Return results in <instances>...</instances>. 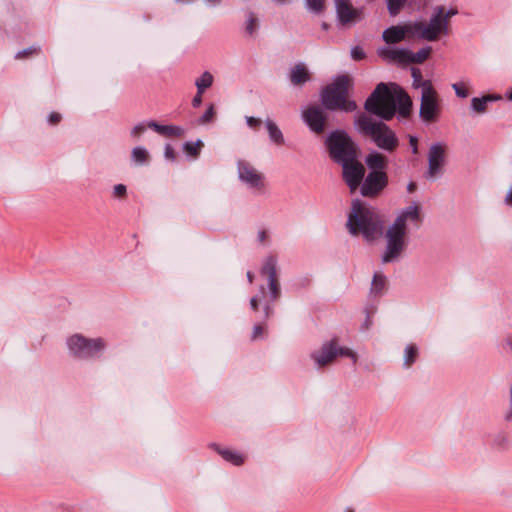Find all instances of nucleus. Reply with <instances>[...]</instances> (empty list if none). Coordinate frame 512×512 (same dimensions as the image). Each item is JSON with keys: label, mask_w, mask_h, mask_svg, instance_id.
I'll return each instance as SVG.
<instances>
[{"label": "nucleus", "mask_w": 512, "mask_h": 512, "mask_svg": "<svg viewBox=\"0 0 512 512\" xmlns=\"http://www.w3.org/2000/svg\"><path fill=\"white\" fill-rule=\"evenodd\" d=\"M422 223L421 207L414 202L403 208L385 232L386 247L382 263L398 260L408 245V232L418 229Z\"/></svg>", "instance_id": "obj_1"}, {"label": "nucleus", "mask_w": 512, "mask_h": 512, "mask_svg": "<svg viewBox=\"0 0 512 512\" xmlns=\"http://www.w3.org/2000/svg\"><path fill=\"white\" fill-rule=\"evenodd\" d=\"M412 101L398 85L379 83L365 102V109L383 120H390L396 110L402 117L410 114Z\"/></svg>", "instance_id": "obj_2"}, {"label": "nucleus", "mask_w": 512, "mask_h": 512, "mask_svg": "<svg viewBox=\"0 0 512 512\" xmlns=\"http://www.w3.org/2000/svg\"><path fill=\"white\" fill-rule=\"evenodd\" d=\"M347 228L350 234L362 235L366 241H373L382 234L383 221L376 209L354 200L348 214Z\"/></svg>", "instance_id": "obj_3"}, {"label": "nucleus", "mask_w": 512, "mask_h": 512, "mask_svg": "<svg viewBox=\"0 0 512 512\" xmlns=\"http://www.w3.org/2000/svg\"><path fill=\"white\" fill-rule=\"evenodd\" d=\"M355 127L362 136L369 138L384 151L392 152L398 147L399 141L394 131L370 115L359 114L355 119Z\"/></svg>", "instance_id": "obj_4"}, {"label": "nucleus", "mask_w": 512, "mask_h": 512, "mask_svg": "<svg viewBox=\"0 0 512 512\" xmlns=\"http://www.w3.org/2000/svg\"><path fill=\"white\" fill-rule=\"evenodd\" d=\"M261 275L265 276L268 285V294L265 293L264 286L260 288V295L254 296L250 300L251 308L256 311L259 303L264 300V317L268 318L272 314V304L277 301L281 295L280 283L278 280L277 259L274 256H268L261 268Z\"/></svg>", "instance_id": "obj_5"}, {"label": "nucleus", "mask_w": 512, "mask_h": 512, "mask_svg": "<svg viewBox=\"0 0 512 512\" xmlns=\"http://www.w3.org/2000/svg\"><path fill=\"white\" fill-rule=\"evenodd\" d=\"M350 87L351 78L348 75L337 76L321 92L323 106L329 110L354 111L357 105L354 101L348 99Z\"/></svg>", "instance_id": "obj_6"}, {"label": "nucleus", "mask_w": 512, "mask_h": 512, "mask_svg": "<svg viewBox=\"0 0 512 512\" xmlns=\"http://www.w3.org/2000/svg\"><path fill=\"white\" fill-rule=\"evenodd\" d=\"M458 13L457 9L446 10L444 6H436L428 22H424L425 40L437 41L450 33V19Z\"/></svg>", "instance_id": "obj_7"}, {"label": "nucleus", "mask_w": 512, "mask_h": 512, "mask_svg": "<svg viewBox=\"0 0 512 512\" xmlns=\"http://www.w3.org/2000/svg\"><path fill=\"white\" fill-rule=\"evenodd\" d=\"M326 144L331 158L339 164L358 157V146L344 131L336 130L332 132L328 136Z\"/></svg>", "instance_id": "obj_8"}, {"label": "nucleus", "mask_w": 512, "mask_h": 512, "mask_svg": "<svg viewBox=\"0 0 512 512\" xmlns=\"http://www.w3.org/2000/svg\"><path fill=\"white\" fill-rule=\"evenodd\" d=\"M69 354L78 359L98 357L106 348L102 338H86L81 334H73L66 339Z\"/></svg>", "instance_id": "obj_9"}, {"label": "nucleus", "mask_w": 512, "mask_h": 512, "mask_svg": "<svg viewBox=\"0 0 512 512\" xmlns=\"http://www.w3.org/2000/svg\"><path fill=\"white\" fill-rule=\"evenodd\" d=\"M338 356L348 357L354 364L358 359L354 351L348 347L340 346L337 339L324 342L319 349L311 353V359L314 361L317 368L331 364Z\"/></svg>", "instance_id": "obj_10"}, {"label": "nucleus", "mask_w": 512, "mask_h": 512, "mask_svg": "<svg viewBox=\"0 0 512 512\" xmlns=\"http://www.w3.org/2000/svg\"><path fill=\"white\" fill-rule=\"evenodd\" d=\"M424 30L423 21H413L385 29L382 38L387 44L399 43L406 37L425 40Z\"/></svg>", "instance_id": "obj_11"}, {"label": "nucleus", "mask_w": 512, "mask_h": 512, "mask_svg": "<svg viewBox=\"0 0 512 512\" xmlns=\"http://www.w3.org/2000/svg\"><path fill=\"white\" fill-rule=\"evenodd\" d=\"M440 112L438 93L433 86L426 84L425 91L421 92L420 118L425 123H433L437 121Z\"/></svg>", "instance_id": "obj_12"}, {"label": "nucleus", "mask_w": 512, "mask_h": 512, "mask_svg": "<svg viewBox=\"0 0 512 512\" xmlns=\"http://www.w3.org/2000/svg\"><path fill=\"white\" fill-rule=\"evenodd\" d=\"M238 177L249 189L261 192L265 188V177L249 162L238 161Z\"/></svg>", "instance_id": "obj_13"}, {"label": "nucleus", "mask_w": 512, "mask_h": 512, "mask_svg": "<svg viewBox=\"0 0 512 512\" xmlns=\"http://www.w3.org/2000/svg\"><path fill=\"white\" fill-rule=\"evenodd\" d=\"M447 145L443 142H437L430 146L428 152L427 178H435L442 174V169L446 163Z\"/></svg>", "instance_id": "obj_14"}, {"label": "nucleus", "mask_w": 512, "mask_h": 512, "mask_svg": "<svg viewBox=\"0 0 512 512\" xmlns=\"http://www.w3.org/2000/svg\"><path fill=\"white\" fill-rule=\"evenodd\" d=\"M360 186L361 195L364 197H376L387 186L388 177L384 171H371L363 178Z\"/></svg>", "instance_id": "obj_15"}, {"label": "nucleus", "mask_w": 512, "mask_h": 512, "mask_svg": "<svg viewBox=\"0 0 512 512\" xmlns=\"http://www.w3.org/2000/svg\"><path fill=\"white\" fill-rule=\"evenodd\" d=\"M357 158L354 157L351 161L341 163L343 178L351 193H354L359 188L365 175V168Z\"/></svg>", "instance_id": "obj_16"}, {"label": "nucleus", "mask_w": 512, "mask_h": 512, "mask_svg": "<svg viewBox=\"0 0 512 512\" xmlns=\"http://www.w3.org/2000/svg\"><path fill=\"white\" fill-rule=\"evenodd\" d=\"M302 118L311 131L320 134L325 129L326 115L322 108L310 105L302 110Z\"/></svg>", "instance_id": "obj_17"}, {"label": "nucleus", "mask_w": 512, "mask_h": 512, "mask_svg": "<svg viewBox=\"0 0 512 512\" xmlns=\"http://www.w3.org/2000/svg\"><path fill=\"white\" fill-rule=\"evenodd\" d=\"M338 19L341 24L347 25L360 19V11L354 8L349 0H335Z\"/></svg>", "instance_id": "obj_18"}, {"label": "nucleus", "mask_w": 512, "mask_h": 512, "mask_svg": "<svg viewBox=\"0 0 512 512\" xmlns=\"http://www.w3.org/2000/svg\"><path fill=\"white\" fill-rule=\"evenodd\" d=\"M408 49L405 48H392L388 46L380 47L378 55L389 62L407 64Z\"/></svg>", "instance_id": "obj_19"}, {"label": "nucleus", "mask_w": 512, "mask_h": 512, "mask_svg": "<svg viewBox=\"0 0 512 512\" xmlns=\"http://www.w3.org/2000/svg\"><path fill=\"white\" fill-rule=\"evenodd\" d=\"M289 80L293 86H303L311 80V73L306 64L300 62L294 65L289 72Z\"/></svg>", "instance_id": "obj_20"}, {"label": "nucleus", "mask_w": 512, "mask_h": 512, "mask_svg": "<svg viewBox=\"0 0 512 512\" xmlns=\"http://www.w3.org/2000/svg\"><path fill=\"white\" fill-rule=\"evenodd\" d=\"M148 127L155 132L166 137H181L184 135L185 130L180 126L175 125H160L155 121H150Z\"/></svg>", "instance_id": "obj_21"}, {"label": "nucleus", "mask_w": 512, "mask_h": 512, "mask_svg": "<svg viewBox=\"0 0 512 512\" xmlns=\"http://www.w3.org/2000/svg\"><path fill=\"white\" fill-rule=\"evenodd\" d=\"M501 99L502 96L498 94H488L482 97H473L471 99V109L478 114H483L487 111L488 103Z\"/></svg>", "instance_id": "obj_22"}, {"label": "nucleus", "mask_w": 512, "mask_h": 512, "mask_svg": "<svg viewBox=\"0 0 512 512\" xmlns=\"http://www.w3.org/2000/svg\"><path fill=\"white\" fill-rule=\"evenodd\" d=\"M365 161L371 171H383L387 166V158L378 152L370 153Z\"/></svg>", "instance_id": "obj_23"}, {"label": "nucleus", "mask_w": 512, "mask_h": 512, "mask_svg": "<svg viewBox=\"0 0 512 512\" xmlns=\"http://www.w3.org/2000/svg\"><path fill=\"white\" fill-rule=\"evenodd\" d=\"M264 123H265L270 140L273 143H275L276 145L284 144L283 133L281 132V130L279 129L277 124L269 118H267Z\"/></svg>", "instance_id": "obj_24"}, {"label": "nucleus", "mask_w": 512, "mask_h": 512, "mask_svg": "<svg viewBox=\"0 0 512 512\" xmlns=\"http://www.w3.org/2000/svg\"><path fill=\"white\" fill-rule=\"evenodd\" d=\"M217 452L222 456L224 460L237 466L242 465L245 461L244 455L231 449L218 448Z\"/></svg>", "instance_id": "obj_25"}, {"label": "nucleus", "mask_w": 512, "mask_h": 512, "mask_svg": "<svg viewBox=\"0 0 512 512\" xmlns=\"http://www.w3.org/2000/svg\"><path fill=\"white\" fill-rule=\"evenodd\" d=\"M431 51H432V48L429 46L423 47L415 53L408 50L407 64H410V63L420 64V63L424 62L430 56Z\"/></svg>", "instance_id": "obj_26"}, {"label": "nucleus", "mask_w": 512, "mask_h": 512, "mask_svg": "<svg viewBox=\"0 0 512 512\" xmlns=\"http://www.w3.org/2000/svg\"><path fill=\"white\" fill-rule=\"evenodd\" d=\"M418 357V347L415 344H408L404 349L403 366L411 367Z\"/></svg>", "instance_id": "obj_27"}, {"label": "nucleus", "mask_w": 512, "mask_h": 512, "mask_svg": "<svg viewBox=\"0 0 512 512\" xmlns=\"http://www.w3.org/2000/svg\"><path fill=\"white\" fill-rule=\"evenodd\" d=\"M386 283V277L382 273L376 272L372 281L371 293L381 295L386 288Z\"/></svg>", "instance_id": "obj_28"}, {"label": "nucleus", "mask_w": 512, "mask_h": 512, "mask_svg": "<svg viewBox=\"0 0 512 512\" xmlns=\"http://www.w3.org/2000/svg\"><path fill=\"white\" fill-rule=\"evenodd\" d=\"M213 80H214L213 75L210 72L205 71L195 81V85L197 87V90L200 93H204V91L213 84Z\"/></svg>", "instance_id": "obj_29"}, {"label": "nucleus", "mask_w": 512, "mask_h": 512, "mask_svg": "<svg viewBox=\"0 0 512 512\" xmlns=\"http://www.w3.org/2000/svg\"><path fill=\"white\" fill-rule=\"evenodd\" d=\"M131 158L137 165H143L148 162L149 153L144 147L138 146L133 148Z\"/></svg>", "instance_id": "obj_30"}, {"label": "nucleus", "mask_w": 512, "mask_h": 512, "mask_svg": "<svg viewBox=\"0 0 512 512\" xmlns=\"http://www.w3.org/2000/svg\"><path fill=\"white\" fill-rule=\"evenodd\" d=\"M258 28H259L258 18L254 15V13L249 12L247 19H246V23H245L246 34H248L249 36H254L257 33Z\"/></svg>", "instance_id": "obj_31"}, {"label": "nucleus", "mask_w": 512, "mask_h": 512, "mask_svg": "<svg viewBox=\"0 0 512 512\" xmlns=\"http://www.w3.org/2000/svg\"><path fill=\"white\" fill-rule=\"evenodd\" d=\"M412 77H413V87L420 88L421 92L425 91L426 84L429 86H433L430 80H423L422 74L419 69H412Z\"/></svg>", "instance_id": "obj_32"}, {"label": "nucleus", "mask_w": 512, "mask_h": 512, "mask_svg": "<svg viewBox=\"0 0 512 512\" xmlns=\"http://www.w3.org/2000/svg\"><path fill=\"white\" fill-rule=\"evenodd\" d=\"M202 146L203 142L201 140H197L196 142H186L183 148L188 155L192 156L193 158H196L198 157Z\"/></svg>", "instance_id": "obj_33"}, {"label": "nucleus", "mask_w": 512, "mask_h": 512, "mask_svg": "<svg viewBox=\"0 0 512 512\" xmlns=\"http://www.w3.org/2000/svg\"><path fill=\"white\" fill-rule=\"evenodd\" d=\"M387 8L391 16H396L404 7L407 0H386Z\"/></svg>", "instance_id": "obj_34"}, {"label": "nucleus", "mask_w": 512, "mask_h": 512, "mask_svg": "<svg viewBox=\"0 0 512 512\" xmlns=\"http://www.w3.org/2000/svg\"><path fill=\"white\" fill-rule=\"evenodd\" d=\"M308 10L313 13H320L325 8V0H305Z\"/></svg>", "instance_id": "obj_35"}, {"label": "nucleus", "mask_w": 512, "mask_h": 512, "mask_svg": "<svg viewBox=\"0 0 512 512\" xmlns=\"http://www.w3.org/2000/svg\"><path fill=\"white\" fill-rule=\"evenodd\" d=\"M452 88L459 98H466L469 95L467 84L465 82L453 83Z\"/></svg>", "instance_id": "obj_36"}, {"label": "nucleus", "mask_w": 512, "mask_h": 512, "mask_svg": "<svg viewBox=\"0 0 512 512\" xmlns=\"http://www.w3.org/2000/svg\"><path fill=\"white\" fill-rule=\"evenodd\" d=\"M215 117V109L214 106L211 104L206 112L199 118L198 123L199 124H206L211 121H213Z\"/></svg>", "instance_id": "obj_37"}, {"label": "nucleus", "mask_w": 512, "mask_h": 512, "mask_svg": "<svg viewBox=\"0 0 512 512\" xmlns=\"http://www.w3.org/2000/svg\"><path fill=\"white\" fill-rule=\"evenodd\" d=\"M245 120H246L248 127L255 131L259 129V127L261 126V123H262L261 119L253 117V116H246Z\"/></svg>", "instance_id": "obj_38"}, {"label": "nucleus", "mask_w": 512, "mask_h": 512, "mask_svg": "<svg viewBox=\"0 0 512 512\" xmlns=\"http://www.w3.org/2000/svg\"><path fill=\"white\" fill-rule=\"evenodd\" d=\"M351 57L356 61L362 60L365 58V52L361 47L355 46L351 49Z\"/></svg>", "instance_id": "obj_39"}, {"label": "nucleus", "mask_w": 512, "mask_h": 512, "mask_svg": "<svg viewBox=\"0 0 512 512\" xmlns=\"http://www.w3.org/2000/svg\"><path fill=\"white\" fill-rule=\"evenodd\" d=\"M508 398H509V407H508V410L504 414V419L506 421H511L512 420V382H511V385L509 388Z\"/></svg>", "instance_id": "obj_40"}, {"label": "nucleus", "mask_w": 512, "mask_h": 512, "mask_svg": "<svg viewBox=\"0 0 512 512\" xmlns=\"http://www.w3.org/2000/svg\"><path fill=\"white\" fill-rule=\"evenodd\" d=\"M146 127H148V124L147 125H145L143 123L137 124L136 126H134L132 128L131 135L134 136V137L140 136L142 133L145 132Z\"/></svg>", "instance_id": "obj_41"}, {"label": "nucleus", "mask_w": 512, "mask_h": 512, "mask_svg": "<svg viewBox=\"0 0 512 512\" xmlns=\"http://www.w3.org/2000/svg\"><path fill=\"white\" fill-rule=\"evenodd\" d=\"M126 191H127V189H126L125 185L117 184V185L114 186L113 195L115 197H123V196H125Z\"/></svg>", "instance_id": "obj_42"}, {"label": "nucleus", "mask_w": 512, "mask_h": 512, "mask_svg": "<svg viewBox=\"0 0 512 512\" xmlns=\"http://www.w3.org/2000/svg\"><path fill=\"white\" fill-rule=\"evenodd\" d=\"M36 52H37V49L35 47H30V48L24 49L22 51H19L16 54V58L21 59V58H24V57H26L28 55L34 54Z\"/></svg>", "instance_id": "obj_43"}, {"label": "nucleus", "mask_w": 512, "mask_h": 512, "mask_svg": "<svg viewBox=\"0 0 512 512\" xmlns=\"http://www.w3.org/2000/svg\"><path fill=\"white\" fill-rule=\"evenodd\" d=\"M263 335V327L261 325H255L253 329L252 339L256 340Z\"/></svg>", "instance_id": "obj_44"}, {"label": "nucleus", "mask_w": 512, "mask_h": 512, "mask_svg": "<svg viewBox=\"0 0 512 512\" xmlns=\"http://www.w3.org/2000/svg\"><path fill=\"white\" fill-rule=\"evenodd\" d=\"M409 144L414 154L418 153V139L415 136L409 137Z\"/></svg>", "instance_id": "obj_45"}, {"label": "nucleus", "mask_w": 512, "mask_h": 512, "mask_svg": "<svg viewBox=\"0 0 512 512\" xmlns=\"http://www.w3.org/2000/svg\"><path fill=\"white\" fill-rule=\"evenodd\" d=\"M164 154H165V157L169 160L175 159L174 149L170 145H166Z\"/></svg>", "instance_id": "obj_46"}, {"label": "nucleus", "mask_w": 512, "mask_h": 512, "mask_svg": "<svg viewBox=\"0 0 512 512\" xmlns=\"http://www.w3.org/2000/svg\"><path fill=\"white\" fill-rule=\"evenodd\" d=\"M202 94L203 93H200L198 90H197V94L194 96L193 100H192V105L194 107H199L202 103Z\"/></svg>", "instance_id": "obj_47"}, {"label": "nucleus", "mask_w": 512, "mask_h": 512, "mask_svg": "<svg viewBox=\"0 0 512 512\" xmlns=\"http://www.w3.org/2000/svg\"><path fill=\"white\" fill-rule=\"evenodd\" d=\"M49 122L51 124H56L58 123L60 120H61V115L59 113H56V112H52L50 115H49V118H48Z\"/></svg>", "instance_id": "obj_48"}, {"label": "nucleus", "mask_w": 512, "mask_h": 512, "mask_svg": "<svg viewBox=\"0 0 512 512\" xmlns=\"http://www.w3.org/2000/svg\"><path fill=\"white\" fill-rule=\"evenodd\" d=\"M267 232L265 230H260L257 234L259 242H264L267 239Z\"/></svg>", "instance_id": "obj_49"}, {"label": "nucleus", "mask_w": 512, "mask_h": 512, "mask_svg": "<svg viewBox=\"0 0 512 512\" xmlns=\"http://www.w3.org/2000/svg\"><path fill=\"white\" fill-rule=\"evenodd\" d=\"M505 202L509 205H512V188L508 191L505 197Z\"/></svg>", "instance_id": "obj_50"}, {"label": "nucleus", "mask_w": 512, "mask_h": 512, "mask_svg": "<svg viewBox=\"0 0 512 512\" xmlns=\"http://www.w3.org/2000/svg\"><path fill=\"white\" fill-rule=\"evenodd\" d=\"M415 188H416L415 183L411 182V183L408 184L407 189H408L409 192H411V193L414 192Z\"/></svg>", "instance_id": "obj_51"}, {"label": "nucleus", "mask_w": 512, "mask_h": 512, "mask_svg": "<svg viewBox=\"0 0 512 512\" xmlns=\"http://www.w3.org/2000/svg\"><path fill=\"white\" fill-rule=\"evenodd\" d=\"M247 278L250 283L253 282V274L251 272H247Z\"/></svg>", "instance_id": "obj_52"}, {"label": "nucleus", "mask_w": 512, "mask_h": 512, "mask_svg": "<svg viewBox=\"0 0 512 512\" xmlns=\"http://www.w3.org/2000/svg\"><path fill=\"white\" fill-rule=\"evenodd\" d=\"M275 3L277 4H284L285 2H287L288 0H273Z\"/></svg>", "instance_id": "obj_53"}, {"label": "nucleus", "mask_w": 512, "mask_h": 512, "mask_svg": "<svg viewBox=\"0 0 512 512\" xmlns=\"http://www.w3.org/2000/svg\"><path fill=\"white\" fill-rule=\"evenodd\" d=\"M365 325H366V329H368L369 325H370L369 319L366 320V324Z\"/></svg>", "instance_id": "obj_54"}, {"label": "nucleus", "mask_w": 512, "mask_h": 512, "mask_svg": "<svg viewBox=\"0 0 512 512\" xmlns=\"http://www.w3.org/2000/svg\"><path fill=\"white\" fill-rule=\"evenodd\" d=\"M508 99L512 100V91L508 94Z\"/></svg>", "instance_id": "obj_55"}, {"label": "nucleus", "mask_w": 512, "mask_h": 512, "mask_svg": "<svg viewBox=\"0 0 512 512\" xmlns=\"http://www.w3.org/2000/svg\"><path fill=\"white\" fill-rule=\"evenodd\" d=\"M346 512H354L352 509H347Z\"/></svg>", "instance_id": "obj_56"}]
</instances>
